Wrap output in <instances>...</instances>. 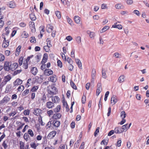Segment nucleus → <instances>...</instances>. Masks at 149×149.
Wrapping results in <instances>:
<instances>
[{
    "instance_id": "nucleus-1",
    "label": "nucleus",
    "mask_w": 149,
    "mask_h": 149,
    "mask_svg": "<svg viewBox=\"0 0 149 149\" xmlns=\"http://www.w3.org/2000/svg\"><path fill=\"white\" fill-rule=\"evenodd\" d=\"M47 90L48 93L52 95H56L58 91L56 87L53 86H49L47 88Z\"/></svg>"
},
{
    "instance_id": "nucleus-2",
    "label": "nucleus",
    "mask_w": 149,
    "mask_h": 149,
    "mask_svg": "<svg viewBox=\"0 0 149 149\" xmlns=\"http://www.w3.org/2000/svg\"><path fill=\"white\" fill-rule=\"evenodd\" d=\"M10 99V98L8 96H5L0 101V106L5 104L9 101Z\"/></svg>"
},
{
    "instance_id": "nucleus-3",
    "label": "nucleus",
    "mask_w": 149,
    "mask_h": 149,
    "mask_svg": "<svg viewBox=\"0 0 149 149\" xmlns=\"http://www.w3.org/2000/svg\"><path fill=\"white\" fill-rule=\"evenodd\" d=\"M56 132L55 130H53L48 135L47 138L49 139H51L53 138L56 135Z\"/></svg>"
},
{
    "instance_id": "nucleus-4",
    "label": "nucleus",
    "mask_w": 149,
    "mask_h": 149,
    "mask_svg": "<svg viewBox=\"0 0 149 149\" xmlns=\"http://www.w3.org/2000/svg\"><path fill=\"white\" fill-rule=\"evenodd\" d=\"M101 84L98 83L97 85V87L96 90V95L98 96L102 91Z\"/></svg>"
},
{
    "instance_id": "nucleus-5",
    "label": "nucleus",
    "mask_w": 149,
    "mask_h": 149,
    "mask_svg": "<svg viewBox=\"0 0 149 149\" xmlns=\"http://www.w3.org/2000/svg\"><path fill=\"white\" fill-rule=\"evenodd\" d=\"M42 111L38 108L35 109L33 113L36 116H39L42 113Z\"/></svg>"
},
{
    "instance_id": "nucleus-6",
    "label": "nucleus",
    "mask_w": 149,
    "mask_h": 149,
    "mask_svg": "<svg viewBox=\"0 0 149 149\" xmlns=\"http://www.w3.org/2000/svg\"><path fill=\"white\" fill-rule=\"evenodd\" d=\"M18 64L17 63H14L11 64L10 66V70L12 71H13L16 70L18 67Z\"/></svg>"
},
{
    "instance_id": "nucleus-7",
    "label": "nucleus",
    "mask_w": 149,
    "mask_h": 149,
    "mask_svg": "<svg viewBox=\"0 0 149 149\" xmlns=\"http://www.w3.org/2000/svg\"><path fill=\"white\" fill-rule=\"evenodd\" d=\"M52 125L55 128H58L60 126L61 122L59 120H54L52 123Z\"/></svg>"
},
{
    "instance_id": "nucleus-8",
    "label": "nucleus",
    "mask_w": 149,
    "mask_h": 149,
    "mask_svg": "<svg viewBox=\"0 0 149 149\" xmlns=\"http://www.w3.org/2000/svg\"><path fill=\"white\" fill-rule=\"evenodd\" d=\"M61 117V115L59 113H56L54 114L52 118L55 120L59 119Z\"/></svg>"
},
{
    "instance_id": "nucleus-9",
    "label": "nucleus",
    "mask_w": 149,
    "mask_h": 149,
    "mask_svg": "<svg viewBox=\"0 0 149 149\" xmlns=\"http://www.w3.org/2000/svg\"><path fill=\"white\" fill-rule=\"evenodd\" d=\"M9 45V41L8 40H6L5 37H4V40H3L2 47L5 48L7 47Z\"/></svg>"
},
{
    "instance_id": "nucleus-10",
    "label": "nucleus",
    "mask_w": 149,
    "mask_h": 149,
    "mask_svg": "<svg viewBox=\"0 0 149 149\" xmlns=\"http://www.w3.org/2000/svg\"><path fill=\"white\" fill-rule=\"evenodd\" d=\"M29 25L31 31L32 32L35 31L36 29L34 23L33 21H31L29 22Z\"/></svg>"
},
{
    "instance_id": "nucleus-11",
    "label": "nucleus",
    "mask_w": 149,
    "mask_h": 149,
    "mask_svg": "<svg viewBox=\"0 0 149 149\" xmlns=\"http://www.w3.org/2000/svg\"><path fill=\"white\" fill-rule=\"evenodd\" d=\"M131 125V123H130L129 125L128 126V125L127 124H126L122 126V130H123V132L124 131H126L127 130L129 129L130 126Z\"/></svg>"
},
{
    "instance_id": "nucleus-12",
    "label": "nucleus",
    "mask_w": 149,
    "mask_h": 149,
    "mask_svg": "<svg viewBox=\"0 0 149 149\" xmlns=\"http://www.w3.org/2000/svg\"><path fill=\"white\" fill-rule=\"evenodd\" d=\"M54 104L51 101L47 102L46 104V107L49 109H52L54 107Z\"/></svg>"
},
{
    "instance_id": "nucleus-13",
    "label": "nucleus",
    "mask_w": 149,
    "mask_h": 149,
    "mask_svg": "<svg viewBox=\"0 0 149 149\" xmlns=\"http://www.w3.org/2000/svg\"><path fill=\"white\" fill-rule=\"evenodd\" d=\"M114 132L116 134H120L123 132L122 129L119 127H116L114 129Z\"/></svg>"
},
{
    "instance_id": "nucleus-14",
    "label": "nucleus",
    "mask_w": 149,
    "mask_h": 149,
    "mask_svg": "<svg viewBox=\"0 0 149 149\" xmlns=\"http://www.w3.org/2000/svg\"><path fill=\"white\" fill-rule=\"evenodd\" d=\"M44 74L45 75L47 76H49L53 74V71L50 69H48L45 70L44 71Z\"/></svg>"
},
{
    "instance_id": "nucleus-15",
    "label": "nucleus",
    "mask_w": 149,
    "mask_h": 149,
    "mask_svg": "<svg viewBox=\"0 0 149 149\" xmlns=\"http://www.w3.org/2000/svg\"><path fill=\"white\" fill-rule=\"evenodd\" d=\"M22 83V81L19 79H17L13 82L14 86H15L18 85H21Z\"/></svg>"
},
{
    "instance_id": "nucleus-16",
    "label": "nucleus",
    "mask_w": 149,
    "mask_h": 149,
    "mask_svg": "<svg viewBox=\"0 0 149 149\" xmlns=\"http://www.w3.org/2000/svg\"><path fill=\"white\" fill-rule=\"evenodd\" d=\"M53 29V26L50 24L47 25L46 27V31L47 32L50 33L51 32Z\"/></svg>"
},
{
    "instance_id": "nucleus-17",
    "label": "nucleus",
    "mask_w": 149,
    "mask_h": 149,
    "mask_svg": "<svg viewBox=\"0 0 149 149\" xmlns=\"http://www.w3.org/2000/svg\"><path fill=\"white\" fill-rule=\"evenodd\" d=\"M50 81L52 82H55L57 80V77L54 74L49 77Z\"/></svg>"
},
{
    "instance_id": "nucleus-18",
    "label": "nucleus",
    "mask_w": 149,
    "mask_h": 149,
    "mask_svg": "<svg viewBox=\"0 0 149 149\" xmlns=\"http://www.w3.org/2000/svg\"><path fill=\"white\" fill-rule=\"evenodd\" d=\"M31 72L34 75H36L38 72L37 68L35 67H33L31 68Z\"/></svg>"
},
{
    "instance_id": "nucleus-19",
    "label": "nucleus",
    "mask_w": 149,
    "mask_h": 149,
    "mask_svg": "<svg viewBox=\"0 0 149 149\" xmlns=\"http://www.w3.org/2000/svg\"><path fill=\"white\" fill-rule=\"evenodd\" d=\"M96 76V71L95 69H93L92 70V74H91V77H92V80L91 82H94V80L95 78V77Z\"/></svg>"
},
{
    "instance_id": "nucleus-20",
    "label": "nucleus",
    "mask_w": 149,
    "mask_h": 149,
    "mask_svg": "<svg viewBox=\"0 0 149 149\" xmlns=\"http://www.w3.org/2000/svg\"><path fill=\"white\" fill-rule=\"evenodd\" d=\"M74 21L77 24H79L80 23L81 18L79 16L77 15L74 16Z\"/></svg>"
},
{
    "instance_id": "nucleus-21",
    "label": "nucleus",
    "mask_w": 149,
    "mask_h": 149,
    "mask_svg": "<svg viewBox=\"0 0 149 149\" xmlns=\"http://www.w3.org/2000/svg\"><path fill=\"white\" fill-rule=\"evenodd\" d=\"M59 98L57 96H53L52 97V102L54 103L58 102L59 100Z\"/></svg>"
},
{
    "instance_id": "nucleus-22",
    "label": "nucleus",
    "mask_w": 149,
    "mask_h": 149,
    "mask_svg": "<svg viewBox=\"0 0 149 149\" xmlns=\"http://www.w3.org/2000/svg\"><path fill=\"white\" fill-rule=\"evenodd\" d=\"M115 8L117 9H123L124 8V6L121 3H118L115 5Z\"/></svg>"
},
{
    "instance_id": "nucleus-23",
    "label": "nucleus",
    "mask_w": 149,
    "mask_h": 149,
    "mask_svg": "<svg viewBox=\"0 0 149 149\" xmlns=\"http://www.w3.org/2000/svg\"><path fill=\"white\" fill-rule=\"evenodd\" d=\"M117 23H115L112 26V27L114 28L118 29H122V26L120 24L117 25Z\"/></svg>"
},
{
    "instance_id": "nucleus-24",
    "label": "nucleus",
    "mask_w": 149,
    "mask_h": 149,
    "mask_svg": "<svg viewBox=\"0 0 149 149\" xmlns=\"http://www.w3.org/2000/svg\"><path fill=\"white\" fill-rule=\"evenodd\" d=\"M11 78L10 76L9 75H8L5 77L3 81V82H5V84H6L7 82L9 81L11 79Z\"/></svg>"
},
{
    "instance_id": "nucleus-25",
    "label": "nucleus",
    "mask_w": 149,
    "mask_h": 149,
    "mask_svg": "<svg viewBox=\"0 0 149 149\" xmlns=\"http://www.w3.org/2000/svg\"><path fill=\"white\" fill-rule=\"evenodd\" d=\"M125 76L123 75H121L118 79V81L120 83L123 82L125 80Z\"/></svg>"
},
{
    "instance_id": "nucleus-26",
    "label": "nucleus",
    "mask_w": 149,
    "mask_h": 149,
    "mask_svg": "<svg viewBox=\"0 0 149 149\" xmlns=\"http://www.w3.org/2000/svg\"><path fill=\"white\" fill-rule=\"evenodd\" d=\"M106 70L102 68V77L103 78L106 79L107 77L106 74Z\"/></svg>"
},
{
    "instance_id": "nucleus-27",
    "label": "nucleus",
    "mask_w": 149,
    "mask_h": 149,
    "mask_svg": "<svg viewBox=\"0 0 149 149\" xmlns=\"http://www.w3.org/2000/svg\"><path fill=\"white\" fill-rule=\"evenodd\" d=\"M117 101V99L115 97H113L111 98V104L114 105Z\"/></svg>"
},
{
    "instance_id": "nucleus-28",
    "label": "nucleus",
    "mask_w": 149,
    "mask_h": 149,
    "mask_svg": "<svg viewBox=\"0 0 149 149\" xmlns=\"http://www.w3.org/2000/svg\"><path fill=\"white\" fill-rule=\"evenodd\" d=\"M11 86L10 85H8L7 86L5 92L6 93L9 92L11 91Z\"/></svg>"
},
{
    "instance_id": "nucleus-29",
    "label": "nucleus",
    "mask_w": 149,
    "mask_h": 149,
    "mask_svg": "<svg viewBox=\"0 0 149 149\" xmlns=\"http://www.w3.org/2000/svg\"><path fill=\"white\" fill-rule=\"evenodd\" d=\"M76 61L78 65L79 68L80 69H82V64L80 60L77 59L76 60Z\"/></svg>"
},
{
    "instance_id": "nucleus-30",
    "label": "nucleus",
    "mask_w": 149,
    "mask_h": 149,
    "mask_svg": "<svg viewBox=\"0 0 149 149\" xmlns=\"http://www.w3.org/2000/svg\"><path fill=\"white\" fill-rule=\"evenodd\" d=\"M55 14L58 19H60L61 18V12L58 10L56 11L55 12Z\"/></svg>"
},
{
    "instance_id": "nucleus-31",
    "label": "nucleus",
    "mask_w": 149,
    "mask_h": 149,
    "mask_svg": "<svg viewBox=\"0 0 149 149\" xmlns=\"http://www.w3.org/2000/svg\"><path fill=\"white\" fill-rule=\"evenodd\" d=\"M61 109V106L59 105H57L56 108L54 109V111L55 113L59 112Z\"/></svg>"
},
{
    "instance_id": "nucleus-32",
    "label": "nucleus",
    "mask_w": 149,
    "mask_h": 149,
    "mask_svg": "<svg viewBox=\"0 0 149 149\" xmlns=\"http://www.w3.org/2000/svg\"><path fill=\"white\" fill-rule=\"evenodd\" d=\"M109 27L108 26H104L100 31V32L101 33H102L104 32L107 30L109 29Z\"/></svg>"
},
{
    "instance_id": "nucleus-33",
    "label": "nucleus",
    "mask_w": 149,
    "mask_h": 149,
    "mask_svg": "<svg viewBox=\"0 0 149 149\" xmlns=\"http://www.w3.org/2000/svg\"><path fill=\"white\" fill-rule=\"evenodd\" d=\"M16 6L15 3L13 1H11L9 3V7L10 8H14Z\"/></svg>"
},
{
    "instance_id": "nucleus-34",
    "label": "nucleus",
    "mask_w": 149,
    "mask_h": 149,
    "mask_svg": "<svg viewBox=\"0 0 149 149\" xmlns=\"http://www.w3.org/2000/svg\"><path fill=\"white\" fill-rule=\"evenodd\" d=\"M22 37L25 38H27L29 36V34L28 33L25 31H24L22 33Z\"/></svg>"
},
{
    "instance_id": "nucleus-35",
    "label": "nucleus",
    "mask_w": 149,
    "mask_h": 149,
    "mask_svg": "<svg viewBox=\"0 0 149 149\" xmlns=\"http://www.w3.org/2000/svg\"><path fill=\"white\" fill-rule=\"evenodd\" d=\"M38 86H33L31 89L30 91L33 92H36L38 89Z\"/></svg>"
},
{
    "instance_id": "nucleus-36",
    "label": "nucleus",
    "mask_w": 149,
    "mask_h": 149,
    "mask_svg": "<svg viewBox=\"0 0 149 149\" xmlns=\"http://www.w3.org/2000/svg\"><path fill=\"white\" fill-rule=\"evenodd\" d=\"M30 17L31 20L35 21L36 19V18L34 14L32 13L30 15Z\"/></svg>"
},
{
    "instance_id": "nucleus-37",
    "label": "nucleus",
    "mask_w": 149,
    "mask_h": 149,
    "mask_svg": "<svg viewBox=\"0 0 149 149\" xmlns=\"http://www.w3.org/2000/svg\"><path fill=\"white\" fill-rule=\"evenodd\" d=\"M120 117L122 119L125 118L126 116V114L125 111H122L120 113Z\"/></svg>"
},
{
    "instance_id": "nucleus-38",
    "label": "nucleus",
    "mask_w": 149,
    "mask_h": 149,
    "mask_svg": "<svg viewBox=\"0 0 149 149\" xmlns=\"http://www.w3.org/2000/svg\"><path fill=\"white\" fill-rule=\"evenodd\" d=\"M24 143L21 141H19L20 149H24Z\"/></svg>"
},
{
    "instance_id": "nucleus-39",
    "label": "nucleus",
    "mask_w": 149,
    "mask_h": 149,
    "mask_svg": "<svg viewBox=\"0 0 149 149\" xmlns=\"http://www.w3.org/2000/svg\"><path fill=\"white\" fill-rule=\"evenodd\" d=\"M52 122L51 121H49L47 123L46 125V128L47 129L50 128L52 126Z\"/></svg>"
},
{
    "instance_id": "nucleus-40",
    "label": "nucleus",
    "mask_w": 149,
    "mask_h": 149,
    "mask_svg": "<svg viewBox=\"0 0 149 149\" xmlns=\"http://www.w3.org/2000/svg\"><path fill=\"white\" fill-rule=\"evenodd\" d=\"M28 62L24 61L23 65V68L25 69H27L28 68Z\"/></svg>"
},
{
    "instance_id": "nucleus-41",
    "label": "nucleus",
    "mask_w": 149,
    "mask_h": 149,
    "mask_svg": "<svg viewBox=\"0 0 149 149\" xmlns=\"http://www.w3.org/2000/svg\"><path fill=\"white\" fill-rule=\"evenodd\" d=\"M38 144H36L34 142L33 143L30 144L31 147L34 149H36V147L38 146Z\"/></svg>"
},
{
    "instance_id": "nucleus-42",
    "label": "nucleus",
    "mask_w": 149,
    "mask_h": 149,
    "mask_svg": "<svg viewBox=\"0 0 149 149\" xmlns=\"http://www.w3.org/2000/svg\"><path fill=\"white\" fill-rule=\"evenodd\" d=\"M70 85L72 88L74 89H77V87L74 82L71 81L70 82Z\"/></svg>"
},
{
    "instance_id": "nucleus-43",
    "label": "nucleus",
    "mask_w": 149,
    "mask_h": 149,
    "mask_svg": "<svg viewBox=\"0 0 149 149\" xmlns=\"http://www.w3.org/2000/svg\"><path fill=\"white\" fill-rule=\"evenodd\" d=\"M66 18L67 19L68 23L71 26H72V21L71 19L69 18V17L68 16H66Z\"/></svg>"
},
{
    "instance_id": "nucleus-44",
    "label": "nucleus",
    "mask_w": 149,
    "mask_h": 149,
    "mask_svg": "<svg viewBox=\"0 0 149 149\" xmlns=\"http://www.w3.org/2000/svg\"><path fill=\"white\" fill-rule=\"evenodd\" d=\"M76 40L78 44L80 43L81 41V38L79 36H78L76 38Z\"/></svg>"
},
{
    "instance_id": "nucleus-45",
    "label": "nucleus",
    "mask_w": 149,
    "mask_h": 149,
    "mask_svg": "<svg viewBox=\"0 0 149 149\" xmlns=\"http://www.w3.org/2000/svg\"><path fill=\"white\" fill-rule=\"evenodd\" d=\"M121 56V54L118 52H116L113 54V56L116 58H120Z\"/></svg>"
},
{
    "instance_id": "nucleus-46",
    "label": "nucleus",
    "mask_w": 149,
    "mask_h": 149,
    "mask_svg": "<svg viewBox=\"0 0 149 149\" xmlns=\"http://www.w3.org/2000/svg\"><path fill=\"white\" fill-rule=\"evenodd\" d=\"M101 8L102 9H107L108 8V7L107 6V5L106 4L103 3L102 4Z\"/></svg>"
},
{
    "instance_id": "nucleus-47",
    "label": "nucleus",
    "mask_w": 149,
    "mask_h": 149,
    "mask_svg": "<svg viewBox=\"0 0 149 149\" xmlns=\"http://www.w3.org/2000/svg\"><path fill=\"white\" fill-rule=\"evenodd\" d=\"M9 27L7 26L5 28V31H6V34L8 35L10 33Z\"/></svg>"
},
{
    "instance_id": "nucleus-48",
    "label": "nucleus",
    "mask_w": 149,
    "mask_h": 149,
    "mask_svg": "<svg viewBox=\"0 0 149 149\" xmlns=\"http://www.w3.org/2000/svg\"><path fill=\"white\" fill-rule=\"evenodd\" d=\"M28 133L29 134L31 137L34 136V133L33 131L31 129H29L28 131Z\"/></svg>"
},
{
    "instance_id": "nucleus-49",
    "label": "nucleus",
    "mask_w": 149,
    "mask_h": 149,
    "mask_svg": "<svg viewBox=\"0 0 149 149\" xmlns=\"http://www.w3.org/2000/svg\"><path fill=\"white\" fill-rule=\"evenodd\" d=\"M24 88V86L23 85H21L18 87L17 90L18 91H22L23 90Z\"/></svg>"
},
{
    "instance_id": "nucleus-50",
    "label": "nucleus",
    "mask_w": 149,
    "mask_h": 149,
    "mask_svg": "<svg viewBox=\"0 0 149 149\" xmlns=\"http://www.w3.org/2000/svg\"><path fill=\"white\" fill-rule=\"evenodd\" d=\"M89 34L91 38H94L95 36V33L93 32L90 31Z\"/></svg>"
},
{
    "instance_id": "nucleus-51",
    "label": "nucleus",
    "mask_w": 149,
    "mask_h": 149,
    "mask_svg": "<svg viewBox=\"0 0 149 149\" xmlns=\"http://www.w3.org/2000/svg\"><path fill=\"white\" fill-rule=\"evenodd\" d=\"M24 139L26 141H27L29 138V136L27 134L25 133L24 135Z\"/></svg>"
},
{
    "instance_id": "nucleus-52",
    "label": "nucleus",
    "mask_w": 149,
    "mask_h": 149,
    "mask_svg": "<svg viewBox=\"0 0 149 149\" xmlns=\"http://www.w3.org/2000/svg\"><path fill=\"white\" fill-rule=\"evenodd\" d=\"M35 127L37 129L38 131H39L40 129V126L39 124L37 123L35 124Z\"/></svg>"
},
{
    "instance_id": "nucleus-53",
    "label": "nucleus",
    "mask_w": 149,
    "mask_h": 149,
    "mask_svg": "<svg viewBox=\"0 0 149 149\" xmlns=\"http://www.w3.org/2000/svg\"><path fill=\"white\" fill-rule=\"evenodd\" d=\"M30 113V110L29 109L26 110L24 112V114L25 115H29Z\"/></svg>"
},
{
    "instance_id": "nucleus-54",
    "label": "nucleus",
    "mask_w": 149,
    "mask_h": 149,
    "mask_svg": "<svg viewBox=\"0 0 149 149\" xmlns=\"http://www.w3.org/2000/svg\"><path fill=\"white\" fill-rule=\"evenodd\" d=\"M86 100V96L83 95L82 97V99H81V102L83 104H84L85 103Z\"/></svg>"
},
{
    "instance_id": "nucleus-55",
    "label": "nucleus",
    "mask_w": 149,
    "mask_h": 149,
    "mask_svg": "<svg viewBox=\"0 0 149 149\" xmlns=\"http://www.w3.org/2000/svg\"><path fill=\"white\" fill-rule=\"evenodd\" d=\"M100 128L99 127H97L96 130L95 132L94 135L95 136H96L97 134L99 132Z\"/></svg>"
},
{
    "instance_id": "nucleus-56",
    "label": "nucleus",
    "mask_w": 149,
    "mask_h": 149,
    "mask_svg": "<svg viewBox=\"0 0 149 149\" xmlns=\"http://www.w3.org/2000/svg\"><path fill=\"white\" fill-rule=\"evenodd\" d=\"M57 65L60 68H61L62 67V63L61 61L60 60H58L57 61Z\"/></svg>"
},
{
    "instance_id": "nucleus-57",
    "label": "nucleus",
    "mask_w": 149,
    "mask_h": 149,
    "mask_svg": "<svg viewBox=\"0 0 149 149\" xmlns=\"http://www.w3.org/2000/svg\"><path fill=\"white\" fill-rule=\"evenodd\" d=\"M2 145L5 149H6L8 146L6 141H3Z\"/></svg>"
},
{
    "instance_id": "nucleus-58",
    "label": "nucleus",
    "mask_w": 149,
    "mask_h": 149,
    "mask_svg": "<svg viewBox=\"0 0 149 149\" xmlns=\"http://www.w3.org/2000/svg\"><path fill=\"white\" fill-rule=\"evenodd\" d=\"M29 92V90L26 89L22 93V95L23 96H25L28 94Z\"/></svg>"
},
{
    "instance_id": "nucleus-59",
    "label": "nucleus",
    "mask_w": 149,
    "mask_h": 149,
    "mask_svg": "<svg viewBox=\"0 0 149 149\" xmlns=\"http://www.w3.org/2000/svg\"><path fill=\"white\" fill-rule=\"evenodd\" d=\"M47 113L49 116H50L53 113V111L52 110H50L47 111Z\"/></svg>"
},
{
    "instance_id": "nucleus-60",
    "label": "nucleus",
    "mask_w": 149,
    "mask_h": 149,
    "mask_svg": "<svg viewBox=\"0 0 149 149\" xmlns=\"http://www.w3.org/2000/svg\"><path fill=\"white\" fill-rule=\"evenodd\" d=\"M47 56H44L42 62V63H45L47 61Z\"/></svg>"
},
{
    "instance_id": "nucleus-61",
    "label": "nucleus",
    "mask_w": 149,
    "mask_h": 149,
    "mask_svg": "<svg viewBox=\"0 0 149 149\" xmlns=\"http://www.w3.org/2000/svg\"><path fill=\"white\" fill-rule=\"evenodd\" d=\"M67 61V62L68 63L70 64H72V61L71 59L69 57H68L67 58L66 61Z\"/></svg>"
},
{
    "instance_id": "nucleus-62",
    "label": "nucleus",
    "mask_w": 149,
    "mask_h": 149,
    "mask_svg": "<svg viewBox=\"0 0 149 149\" xmlns=\"http://www.w3.org/2000/svg\"><path fill=\"white\" fill-rule=\"evenodd\" d=\"M100 144L101 145L103 144L104 145L106 146L107 144V142L104 139L101 142Z\"/></svg>"
},
{
    "instance_id": "nucleus-63",
    "label": "nucleus",
    "mask_w": 149,
    "mask_h": 149,
    "mask_svg": "<svg viewBox=\"0 0 149 149\" xmlns=\"http://www.w3.org/2000/svg\"><path fill=\"white\" fill-rule=\"evenodd\" d=\"M126 2L127 4L131 5L133 3V1L132 0H126Z\"/></svg>"
},
{
    "instance_id": "nucleus-64",
    "label": "nucleus",
    "mask_w": 149,
    "mask_h": 149,
    "mask_svg": "<svg viewBox=\"0 0 149 149\" xmlns=\"http://www.w3.org/2000/svg\"><path fill=\"white\" fill-rule=\"evenodd\" d=\"M73 66L71 64H69L68 66V68L69 70L70 71H72L73 70Z\"/></svg>"
}]
</instances>
